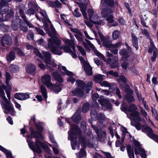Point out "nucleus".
Here are the masks:
<instances>
[{
	"instance_id": "f257e3e1",
	"label": "nucleus",
	"mask_w": 158,
	"mask_h": 158,
	"mask_svg": "<svg viewBox=\"0 0 158 158\" xmlns=\"http://www.w3.org/2000/svg\"><path fill=\"white\" fill-rule=\"evenodd\" d=\"M69 139L71 141V145L73 150L76 149H79V146L78 143H77L76 140L77 139V135H79V142L81 144L83 148L81 149L80 152L76 154L77 158H81L86 155V152L84 149L86 145L91 147L93 146V144L91 142L89 139L88 140L87 139L89 138V136L86 137H84L81 135V132L79 127L75 125H72L71 126L70 130L69 131Z\"/></svg>"
},
{
	"instance_id": "f03ea898",
	"label": "nucleus",
	"mask_w": 158,
	"mask_h": 158,
	"mask_svg": "<svg viewBox=\"0 0 158 158\" xmlns=\"http://www.w3.org/2000/svg\"><path fill=\"white\" fill-rule=\"evenodd\" d=\"M69 34L71 40L65 39L64 42L66 46H64L61 45V41L58 38L48 40V47L50 49L52 52L55 54L60 55L62 52L59 49H63L65 52L69 53L73 58L77 57V55L74 47L75 39L71 33H69Z\"/></svg>"
},
{
	"instance_id": "7ed1b4c3",
	"label": "nucleus",
	"mask_w": 158,
	"mask_h": 158,
	"mask_svg": "<svg viewBox=\"0 0 158 158\" xmlns=\"http://www.w3.org/2000/svg\"><path fill=\"white\" fill-rule=\"evenodd\" d=\"M31 132L30 136H27V142L30 148L35 153H40L42 152L41 148L43 149H48L46 144L41 142L38 139H42L43 137L41 134L33 131L32 128H30Z\"/></svg>"
},
{
	"instance_id": "20e7f679",
	"label": "nucleus",
	"mask_w": 158,
	"mask_h": 158,
	"mask_svg": "<svg viewBox=\"0 0 158 158\" xmlns=\"http://www.w3.org/2000/svg\"><path fill=\"white\" fill-rule=\"evenodd\" d=\"M11 88L9 87L8 90L6 89V86L2 84H0V97L1 99L0 100L2 108L5 109L4 112L6 114L10 113L13 115L15 111L10 103V90Z\"/></svg>"
},
{
	"instance_id": "39448f33",
	"label": "nucleus",
	"mask_w": 158,
	"mask_h": 158,
	"mask_svg": "<svg viewBox=\"0 0 158 158\" xmlns=\"http://www.w3.org/2000/svg\"><path fill=\"white\" fill-rule=\"evenodd\" d=\"M38 13L39 14H37L36 15V16L38 20L40 21L42 20L43 22L45 30L47 31L49 35L51 37H52L55 35L56 31L52 25L51 24L50 26V27L52 32V33H51L49 31V29L48 27V25L45 23V22L46 21L50 23H51V21L49 19L47 15L46 11L44 10L40 9V11L38 12Z\"/></svg>"
},
{
	"instance_id": "423d86ee",
	"label": "nucleus",
	"mask_w": 158,
	"mask_h": 158,
	"mask_svg": "<svg viewBox=\"0 0 158 158\" xmlns=\"http://www.w3.org/2000/svg\"><path fill=\"white\" fill-rule=\"evenodd\" d=\"M34 51V52L36 54L38 57L42 58L45 61L48 69L51 71H53V69L50 67V65H51L53 67H55L57 66V65L55 64L54 61L51 60V56L50 54L48 52L42 51V52L44 56H42L38 50L35 49Z\"/></svg>"
},
{
	"instance_id": "0eeeda50",
	"label": "nucleus",
	"mask_w": 158,
	"mask_h": 158,
	"mask_svg": "<svg viewBox=\"0 0 158 158\" xmlns=\"http://www.w3.org/2000/svg\"><path fill=\"white\" fill-rule=\"evenodd\" d=\"M104 4L101 6V8L102 11L101 14L103 17H106V20L108 21L107 24L109 26H115L118 25L117 22H114L113 20V16L112 15L113 10L111 9L105 8L104 9Z\"/></svg>"
},
{
	"instance_id": "6e6552de",
	"label": "nucleus",
	"mask_w": 158,
	"mask_h": 158,
	"mask_svg": "<svg viewBox=\"0 0 158 158\" xmlns=\"http://www.w3.org/2000/svg\"><path fill=\"white\" fill-rule=\"evenodd\" d=\"M51 76L48 74H45L41 78V81L42 83L46 86L49 89L53 91L56 93H58L60 91L61 88L58 87V89H56L53 84L51 82Z\"/></svg>"
},
{
	"instance_id": "1a4fd4ad",
	"label": "nucleus",
	"mask_w": 158,
	"mask_h": 158,
	"mask_svg": "<svg viewBox=\"0 0 158 158\" xmlns=\"http://www.w3.org/2000/svg\"><path fill=\"white\" fill-rule=\"evenodd\" d=\"M137 109V106L134 104H131L128 109V113H129L131 117L129 118L131 121V120L136 123L140 122L141 120V118L139 116V113L136 110Z\"/></svg>"
},
{
	"instance_id": "9d476101",
	"label": "nucleus",
	"mask_w": 158,
	"mask_h": 158,
	"mask_svg": "<svg viewBox=\"0 0 158 158\" xmlns=\"http://www.w3.org/2000/svg\"><path fill=\"white\" fill-rule=\"evenodd\" d=\"M87 12L89 19L93 23L98 25H104V23L102 20H99L98 21L99 17L94 10L89 9L88 10Z\"/></svg>"
},
{
	"instance_id": "9b49d317",
	"label": "nucleus",
	"mask_w": 158,
	"mask_h": 158,
	"mask_svg": "<svg viewBox=\"0 0 158 158\" xmlns=\"http://www.w3.org/2000/svg\"><path fill=\"white\" fill-rule=\"evenodd\" d=\"M58 69L60 71L62 75H66L69 76L67 79L68 81L70 82L72 84L75 82V79L73 77V74L72 72L67 70L65 67L59 65L58 66Z\"/></svg>"
},
{
	"instance_id": "f8f14e48",
	"label": "nucleus",
	"mask_w": 158,
	"mask_h": 158,
	"mask_svg": "<svg viewBox=\"0 0 158 158\" xmlns=\"http://www.w3.org/2000/svg\"><path fill=\"white\" fill-rule=\"evenodd\" d=\"M79 57L86 74L88 75H92V68L89 63L86 61L84 60L82 57L79 56Z\"/></svg>"
},
{
	"instance_id": "ddd939ff",
	"label": "nucleus",
	"mask_w": 158,
	"mask_h": 158,
	"mask_svg": "<svg viewBox=\"0 0 158 158\" xmlns=\"http://www.w3.org/2000/svg\"><path fill=\"white\" fill-rule=\"evenodd\" d=\"M103 97L102 95L98 100V102L102 106V109L104 110H108L111 109L112 108L111 104L106 99H103Z\"/></svg>"
},
{
	"instance_id": "4468645a",
	"label": "nucleus",
	"mask_w": 158,
	"mask_h": 158,
	"mask_svg": "<svg viewBox=\"0 0 158 158\" xmlns=\"http://www.w3.org/2000/svg\"><path fill=\"white\" fill-rule=\"evenodd\" d=\"M92 126L97 133L98 140L100 142H104L106 138V132L99 130L96 126L92 125Z\"/></svg>"
},
{
	"instance_id": "2eb2a0df",
	"label": "nucleus",
	"mask_w": 158,
	"mask_h": 158,
	"mask_svg": "<svg viewBox=\"0 0 158 158\" xmlns=\"http://www.w3.org/2000/svg\"><path fill=\"white\" fill-rule=\"evenodd\" d=\"M144 130L150 138L158 143V136L153 133V131L150 127H147L145 128Z\"/></svg>"
},
{
	"instance_id": "dca6fc26",
	"label": "nucleus",
	"mask_w": 158,
	"mask_h": 158,
	"mask_svg": "<svg viewBox=\"0 0 158 158\" xmlns=\"http://www.w3.org/2000/svg\"><path fill=\"white\" fill-rule=\"evenodd\" d=\"M90 115L91 118L93 120H96L98 118L99 120H103L105 118L104 115L102 113L99 114L98 117L97 111L94 109L91 110Z\"/></svg>"
},
{
	"instance_id": "f3484780",
	"label": "nucleus",
	"mask_w": 158,
	"mask_h": 158,
	"mask_svg": "<svg viewBox=\"0 0 158 158\" xmlns=\"http://www.w3.org/2000/svg\"><path fill=\"white\" fill-rule=\"evenodd\" d=\"M124 91L127 93L126 95L125 98L128 102H130L135 101V98L132 95L133 91L132 90L129 88H127L124 89Z\"/></svg>"
},
{
	"instance_id": "a211bd4d",
	"label": "nucleus",
	"mask_w": 158,
	"mask_h": 158,
	"mask_svg": "<svg viewBox=\"0 0 158 158\" xmlns=\"http://www.w3.org/2000/svg\"><path fill=\"white\" fill-rule=\"evenodd\" d=\"M11 0H1L0 1V7L2 12L7 13L9 10V6L7 3Z\"/></svg>"
},
{
	"instance_id": "6ab92c4d",
	"label": "nucleus",
	"mask_w": 158,
	"mask_h": 158,
	"mask_svg": "<svg viewBox=\"0 0 158 158\" xmlns=\"http://www.w3.org/2000/svg\"><path fill=\"white\" fill-rule=\"evenodd\" d=\"M28 6L29 7L31 8L28 9L26 13L27 14L30 16L34 14L35 11L34 9L37 10L38 7L37 5L33 2H30L28 3Z\"/></svg>"
},
{
	"instance_id": "aec40b11",
	"label": "nucleus",
	"mask_w": 158,
	"mask_h": 158,
	"mask_svg": "<svg viewBox=\"0 0 158 158\" xmlns=\"http://www.w3.org/2000/svg\"><path fill=\"white\" fill-rule=\"evenodd\" d=\"M85 41L90 47L94 50V53L97 56L100 58L104 61H106L105 56L98 51L95 50L94 45L91 43L90 41L86 39L85 40Z\"/></svg>"
},
{
	"instance_id": "412c9836",
	"label": "nucleus",
	"mask_w": 158,
	"mask_h": 158,
	"mask_svg": "<svg viewBox=\"0 0 158 158\" xmlns=\"http://www.w3.org/2000/svg\"><path fill=\"white\" fill-rule=\"evenodd\" d=\"M30 95L27 93H17L15 95V98L16 99L24 100L29 98Z\"/></svg>"
},
{
	"instance_id": "4be33fe9",
	"label": "nucleus",
	"mask_w": 158,
	"mask_h": 158,
	"mask_svg": "<svg viewBox=\"0 0 158 158\" xmlns=\"http://www.w3.org/2000/svg\"><path fill=\"white\" fill-rule=\"evenodd\" d=\"M36 69V67L33 65L31 64H27L25 67V70L27 73L34 74L35 72Z\"/></svg>"
},
{
	"instance_id": "5701e85b",
	"label": "nucleus",
	"mask_w": 158,
	"mask_h": 158,
	"mask_svg": "<svg viewBox=\"0 0 158 158\" xmlns=\"http://www.w3.org/2000/svg\"><path fill=\"white\" fill-rule=\"evenodd\" d=\"M2 45L5 46L4 44L11 45L12 44L11 37L10 35H5L2 39Z\"/></svg>"
},
{
	"instance_id": "b1692460",
	"label": "nucleus",
	"mask_w": 158,
	"mask_h": 158,
	"mask_svg": "<svg viewBox=\"0 0 158 158\" xmlns=\"http://www.w3.org/2000/svg\"><path fill=\"white\" fill-rule=\"evenodd\" d=\"M83 90V89L77 88L73 90L72 91V93L75 96L82 97L83 96L84 94Z\"/></svg>"
},
{
	"instance_id": "393cba45",
	"label": "nucleus",
	"mask_w": 158,
	"mask_h": 158,
	"mask_svg": "<svg viewBox=\"0 0 158 158\" xmlns=\"http://www.w3.org/2000/svg\"><path fill=\"white\" fill-rule=\"evenodd\" d=\"M0 150L6 155V158H14L11 152L0 145Z\"/></svg>"
},
{
	"instance_id": "a878e982",
	"label": "nucleus",
	"mask_w": 158,
	"mask_h": 158,
	"mask_svg": "<svg viewBox=\"0 0 158 158\" xmlns=\"http://www.w3.org/2000/svg\"><path fill=\"white\" fill-rule=\"evenodd\" d=\"M21 16L23 19L25 23L30 27H33V25L31 23L28 22L26 19V17L24 14V12L22 10L20 9L19 11Z\"/></svg>"
},
{
	"instance_id": "bb28decb",
	"label": "nucleus",
	"mask_w": 158,
	"mask_h": 158,
	"mask_svg": "<svg viewBox=\"0 0 158 158\" xmlns=\"http://www.w3.org/2000/svg\"><path fill=\"white\" fill-rule=\"evenodd\" d=\"M100 84V85L102 87H110L109 90L110 92H113L115 90V88L110 87V84L106 81L101 82Z\"/></svg>"
},
{
	"instance_id": "cd10ccee",
	"label": "nucleus",
	"mask_w": 158,
	"mask_h": 158,
	"mask_svg": "<svg viewBox=\"0 0 158 158\" xmlns=\"http://www.w3.org/2000/svg\"><path fill=\"white\" fill-rule=\"evenodd\" d=\"M128 155L129 158H135L133 149L130 145L127 147Z\"/></svg>"
},
{
	"instance_id": "c85d7f7f",
	"label": "nucleus",
	"mask_w": 158,
	"mask_h": 158,
	"mask_svg": "<svg viewBox=\"0 0 158 158\" xmlns=\"http://www.w3.org/2000/svg\"><path fill=\"white\" fill-rule=\"evenodd\" d=\"M80 7L81 8L82 14L84 17L86 19V20H87L88 17L87 16V14L85 12V11L86 10V6L84 4H81L80 5Z\"/></svg>"
},
{
	"instance_id": "c756f323",
	"label": "nucleus",
	"mask_w": 158,
	"mask_h": 158,
	"mask_svg": "<svg viewBox=\"0 0 158 158\" xmlns=\"http://www.w3.org/2000/svg\"><path fill=\"white\" fill-rule=\"evenodd\" d=\"M153 51V56L152 58V60L153 61H154L156 57L157 49L155 48V46H152V48H150L148 49V52H152Z\"/></svg>"
},
{
	"instance_id": "7c9ffc66",
	"label": "nucleus",
	"mask_w": 158,
	"mask_h": 158,
	"mask_svg": "<svg viewBox=\"0 0 158 158\" xmlns=\"http://www.w3.org/2000/svg\"><path fill=\"white\" fill-rule=\"evenodd\" d=\"M72 119L74 122L78 123L81 119L80 112L78 111L76 112L72 116Z\"/></svg>"
},
{
	"instance_id": "2f4dec72",
	"label": "nucleus",
	"mask_w": 158,
	"mask_h": 158,
	"mask_svg": "<svg viewBox=\"0 0 158 158\" xmlns=\"http://www.w3.org/2000/svg\"><path fill=\"white\" fill-rule=\"evenodd\" d=\"M131 36L133 45L136 50H137L138 48L137 39L135 35L134 34H132Z\"/></svg>"
},
{
	"instance_id": "473e14b6",
	"label": "nucleus",
	"mask_w": 158,
	"mask_h": 158,
	"mask_svg": "<svg viewBox=\"0 0 158 158\" xmlns=\"http://www.w3.org/2000/svg\"><path fill=\"white\" fill-rule=\"evenodd\" d=\"M103 76L100 74H97L94 77V80L97 82L100 83L104 79Z\"/></svg>"
},
{
	"instance_id": "72a5a7b5",
	"label": "nucleus",
	"mask_w": 158,
	"mask_h": 158,
	"mask_svg": "<svg viewBox=\"0 0 158 158\" xmlns=\"http://www.w3.org/2000/svg\"><path fill=\"white\" fill-rule=\"evenodd\" d=\"M7 60L9 62H10L15 59V53L14 52H11L6 56Z\"/></svg>"
},
{
	"instance_id": "f704fd0d",
	"label": "nucleus",
	"mask_w": 158,
	"mask_h": 158,
	"mask_svg": "<svg viewBox=\"0 0 158 158\" xmlns=\"http://www.w3.org/2000/svg\"><path fill=\"white\" fill-rule=\"evenodd\" d=\"M76 84L78 88L84 89L85 85L83 81L77 80L76 81Z\"/></svg>"
},
{
	"instance_id": "c9c22d12",
	"label": "nucleus",
	"mask_w": 158,
	"mask_h": 158,
	"mask_svg": "<svg viewBox=\"0 0 158 158\" xmlns=\"http://www.w3.org/2000/svg\"><path fill=\"white\" fill-rule=\"evenodd\" d=\"M40 88L41 93L44 98L46 99L47 98V95L46 89L45 86L43 85H41Z\"/></svg>"
},
{
	"instance_id": "e433bc0d",
	"label": "nucleus",
	"mask_w": 158,
	"mask_h": 158,
	"mask_svg": "<svg viewBox=\"0 0 158 158\" xmlns=\"http://www.w3.org/2000/svg\"><path fill=\"white\" fill-rule=\"evenodd\" d=\"M10 70L13 73H15L18 71L19 70V67L15 64H12L9 67Z\"/></svg>"
},
{
	"instance_id": "4c0bfd02",
	"label": "nucleus",
	"mask_w": 158,
	"mask_h": 158,
	"mask_svg": "<svg viewBox=\"0 0 158 158\" xmlns=\"http://www.w3.org/2000/svg\"><path fill=\"white\" fill-rule=\"evenodd\" d=\"M52 75L53 77L55 78L59 82H61L63 81V79L60 76H59L57 73H52Z\"/></svg>"
},
{
	"instance_id": "58836bf2",
	"label": "nucleus",
	"mask_w": 158,
	"mask_h": 158,
	"mask_svg": "<svg viewBox=\"0 0 158 158\" xmlns=\"http://www.w3.org/2000/svg\"><path fill=\"white\" fill-rule=\"evenodd\" d=\"M120 33V31H114L112 34V37L113 40H115L117 39L118 38Z\"/></svg>"
},
{
	"instance_id": "ea45409f",
	"label": "nucleus",
	"mask_w": 158,
	"mask_h": 158,
	"mask_svg": "<svg viewBox=\"0 0 158 158\" xmlns=\"http://www.w3.org/2000/svg\"><path fill=\"white\" fill-rule=\"evenodd\" d=\"M138 151L140 152L139 154H140L142 158H147L145 151L143 149L141 148H139Z\"/></svg>"
},
{
	"instance_id": "a19ab883",
	"label": "nucleus",
	"mask_w": 158,
	"mask_h": 158,
	"mask_svg": "<svg viewBox=\"0 0 158 158\" xmlns=\"http://www.w3.org/2000/svg\"><path fill=\"white\" fill-rule=\"evenodd\" d=\"M134 143L136 146L135 148L134 149L135 154L136 155H137L139 154V152H138V148H141L140 147V143L138 142H137L136 141L134 142Z\"/></svg>"
},
{
	"instance_id": "79ce46f5",
	"label": "nucleus",
	"mask_w": 158,
	"mask_h": 158,
	"mask_svg": "<svg viewBox=\"0 0 158 158\" xmlns=\"http://www.w3.org/2000/svg\"><path fill=\"white\" fill-rule=\"evenodd\" d=\"M37 43L38 44L41 45L44 48H47V47L46 46V42L44 41L43 39H40L37 41Z\"/></svg>"
},
{
	"instance_id": "37998d69",
	"label": "nucleus",
	"mask_w": 158,
	"mask_h": 158,
	"mask_svg": "<svg viewBox=\"0 0 158 158\" xmlns=\"http://www.w3.org/2000/svg\"><path fill=\"white\" fill-rule=\"evenodd\" d=\"M121 110L123 111H125V113L127 114V116L128 118H129L128 116V108H127V106L126 104H123L121 107Z\"/></svg>"
},
{
	"instance_id": "c03bdc74",
	"label": "nucleus",
	"mask_w": 158,
	"mask_h": 158,
	"mask_svg": "<svg viewBox=\"0 0 158 158\" xmlns=\"http://www.w3.org/2000/svg\"><path fill=\"white\" fill-rule=\"evenodd\" d=\"M89 104L88 103H86L84 104L82 108V112L83 113L86 112L89 110Z\"/></svg>"
},
{
	"instance_id": "a18cd8bd",
	"label": "nucleus",
	"mask_w": 158,
	"mask_h": 158,
	"mask_svg": "<svg viewBox=\"0 0 158 158\" xmlns=\"http://www.w3.org/2000/svg\"><path fill=\"white\" fill-rule=\"evenodd\" d=\"M98 34L100 37L101 40L103 42V45L107 46V44L106 42V40H105V39H106V38H105L104 35L101 32H99Z\"/></svg>"
},
{
	"instance_id": "49530a36",
	"label": "nucleus",
	"mask_w": 158,
	"mask_h": 158,
	"mask_svg": "<svg viewBox=\"0 0 158 158\" xmlns=\"http://www.w3.org/2000/svg\"><path fill=\"white\" fill-rule=\"evenodd\" d=\"M93 85V83L92 82L89 81L88 82L87 84V85L86 86V92L87 93H88L90 90L91 88Z\"/></svg>"
},
{
	"instance_id": "de8ad7c7",
	"label": "nucleus",
	"mask_w": 158,
	"mask_h": 158,
	"mask_svg": "<svg viewBox=\"0 0 158 158\" xmlns=\"http://www.w3.org/2000/svg\"><path fill=\"white\" fill-rule=\"evenodd\" d=\"M135 92L140 102H142L144 101V99L141 97V94L138 91L137 89H135Z\"/></svg>"
},
{
	"instance_id": "09e8293b",
	"label": "nucleus",
	"mask_w": 158,
	"mask_h": 158,
	"mask_svg": "<svg viewBox=\"0 0 158 158\" xmlns=\"http://www.w3.org/2000/svg\"><path fill=\"white\" fill-rule=\"evenodd\" d=\"M128 65V63L126 61H124L122 63V69L123 71H125L127 70Z\"/></svg>"
},
{
	"instance_id": "8fccbe9b",
	"label": "nucleus",
	"mask_w": 158,
	"mask_h": 158,
	"mask_svg": "<svg viewBox=\"0 0 158 158\" xmlns=\"http://www.w3.org/2000/svg\"><path fill=\"white\" fill-rule=\"evenodd\" d=\"M110 37L109 36L106 38V39H105V40H106V42L107 44V46L106 45H104L106 47L108 48H110L112 44L110 43Z\"/></svg>"
},
{
	"instance_id": "3c124183",
	"label": "nucleus",
	"mask_w": 158,
	"mask_h": 158,
	"mask_svg": "<svg viewBox=\"0 0 158 158\" xmlns=\"http://www.w3.org/2000/svg\"><path fill=\"white\" fill-rule=\"evenodd\" d=\"M49 138L51 141L53 143L54 146L56 147H57L58 145L54 139L53 136L52 135H50L49 136Z\"/></svg>"
},
{
	"instance_id": "603ef678",
	"label": "nucleus",
	"mask_w": 158,
	"mask_h": 158,
	"mask_svg": "<svg viewBox=\"0 0 158 158\" xmlns=\"http://www.w3.org/2000/svg\"><path fill=\"white\" fill-rule=\"evenodd\" d=\"M73 15L77 17H80L81 16V13L78 11V9L77 8L74 10L73 12Z\"/></svg>"
},
{
	"instance_id": "864d4df0",
	"label": "nucleus",
	"mask_w": 158,
	"mask_h": 158,
	"mask_svg": "<svg viewBox=\"0 0 158 158\" xmlns=\"http://www.w3.org/2000/svg\"><path fill=\"white\" fill-rule=\"evenodd\" d=\"M77 47L78 48L79 51L83 56H85L86 53L84 49L79 46H77Z\"/></svg>"
},
{
	"instance_id": "5fc2aeb1",
	"label": "nucleus",
	"mask_w": 158,
	"mask_h": 158,
	"mask_svg": "<svg viewBox=\"0 0 158 158\" xmlns=\"http://www.w3.org/2000/svg\"><path fill=\"white\" fill-rule=\"evenodd\" d=\"M144 16L145 17L144 19H143L142 18H141V23L143 27H147V26L146 25V20L147 17L145 15H144Z\"/></svg>"
},
{
	"instance_id": "6e6d98bb",
	"label": "nucleus",
	"mask_w": 158,
	"mask_h": 158,
	"mask_svg": "<svg viewBox=\"0 0 158 158\" xmlns=\"http://www.w3.org/2000/svg\"><path fill=\"white\" fill-rule=\"evenodd\" d=\"M121 131H122L123 133H122V135H124V136H125V135L126 134L128 133L129 134V133H128V131L127 130V129L125 127L121 126Z\"/></svg>"
},
{
	"instance_id": "4d7b16f0",
	"label": "nucleus",
	"mask_w": 158,
	"mask_h": 158,
	"mask_svg": "<svg viewBox=\"0 0 158 158\" xmlns=\"http://www.w3.org/2000/svg\"><path fill=\"white\" fill-rule=\"evenodd\" d=\"M35 29L38 34L42 35H45L44 32L42 30L37 27H35Z\"/></svg>"
},
{
	"instance_id": "13d9d810",
	"label": "nucleus",
	"mask_w": 158,
	"mask_h": 158,
	"mask_svg": "<svg viewBox=\"0 0 158 158\" xmlns=\"http://www.w3.org/2000/svg\"><path fill=\"white\" fill-rule=\"evenodd\" d=\"M81 126L84 132H85L86 129V123L85 121H82L81 123Z\"/></svg>"
},
{
	"instance_id": "bf43d9fd",
	"label": "nucleus",
	"mask_w": 158,
	"mask_h": 158,
	"mask_svg": "<svg viewBox=\"0 0 158 158\" xmlns=\"http://www.w3.org/2000/svg\"><path fill=\"white\" fill-rule=\"evenodd\" d=\"M27 39L29 40H32L34 38V34L32 32H29L27 36Z\"/></svg>"
},
{
	"instance_id": "052dcab7",
	"label": "nucleus",
	"mask_w": 158,
	"mask_h": 158,
	"mask_svg": "<svg viewBox=\"0 0 158 158\" xmlns=\"http://www.w3.org/2000/svg\"><path fill=\"white\" fill-rule=\"evenodd\" d=\"M101 94L102 95H106V96H108L110 94L107 90L104 89L101 90Z\"/></svg>"
},
{
	"instance_id": "680f3d73",
	"label": "nucleus",
	"mask_w": 158,
	"mask_h": 158,
	"mask_svg": "<svg viewBox=\"0 0 158 158\" xmlns=\"http://www.w3.org/2000/svg\"><path fill=\"white\" fill-rule=\"evenodd\" d=\"M10 74L6 73V83L7 85H9V81L10 79Z\"/></svg>"
},
{
	"instance_id": "e2e57ef3",
	"label": "nucleus",
	"mask_w": 158,
	"mask_h": 158,
	"mask_svg": "<svg viewBox=\"0 0 158 158\" xmlns=\"http://www.w3.org/2000/svg\"><path fill=\"white\" fill-rule=\"evenodd\" d=\"M121 45V42L117 43L114 45H113L112 44V45L111 46L110 48H116L119 47L120 45Z\"/></svg>"
},
{
	"instance_id": "0e129e2a",
	"label": "nucleus",
	"mask_w": 158,
	"mask_h": 158,
	"mask_svg": "<svg viewBox=\"0 0 158 158\" xmlns=\"http://www.w3.org/2000/svg\"><path fill=\"white\" fill-rule=\"evenodd\" d=\"M36 126L38 129L40 131H41L43 129L42 124L41 123H39L38 124H36Z\"/></svg>"
},
{
	"instance_id": "69168bd1",
	"label": "nucleus",
	"mask_w": 158,
	"mask_h": 158,
	"mask_svg": "<svg viewBox=\"0 0 158 158\" xmlns=\"http://www.w3.org/2000/svg\"><path fill=\"white\" fill-rule=\"evenodd\" d=\"M117 81L118 82H120L121 81L123 82H126V79L125 77L123 76L120 77L119 79H117Z\"/></svg>"
},
{
	"instance_id": "338daca9",
	"label": "nucleus",
	"mask_w": 158,
	"mask_h": 158,
	"mask_svg": "<svg viewBox=\"0 0 158 158\" xmlns=\"http://www.w3.org/2000/svg\"><path fill=\"white\" fill-rule=\"evenodd\" d=\"M15 51L18 53V54L20 56H23L24 54L23 52L18 48L15 49Z\"/></svg>"
},
{
	"instance_id": "774afa93",
	"label": "nucleus",
	"mask_w": 158,
	"mask_h": 158,
	"mask_svg": "<svg viewBox=\"0 0 158 158\" xmlns=\"http://www.w3.org/2000/svg\"><path fill=\"white\" fill-rule=\"evenodd\" d=\"M152 115L156 120H158V115L156 111H152Z\"/></svg>"
}]
</instances>
